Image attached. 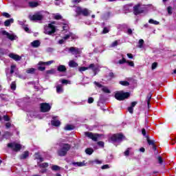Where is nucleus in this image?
Masks as SVG:
<instances>
[{"instance_id": "1", "label": "nucleus", "mask_w": 176, "mask_h": 176, "mask_svg": "<svg viewBox=\"0 0 176 176\" xmlns=\"http://www.w3.org/2000/svg\"><path fill=\"white\" fill-rule=\"evenodd\" d=\"M71 149V145L68 144H61L60 148L58 150V156H65L68 153V151Z\"/></svg>"}, {"instance_id": "2", "label": "nucleus", "mask_w": 176, "mask_h": 176, "mask_svg": "<svg viewBox=\"0 0 176 176\" xmlns=\"http://www.w3.org/2000/svg\"><path fill=\"white\" fill-rule=\"evenodd\" d=\"M53 24H54V22H52L51 23H49L47 26H45L44 34H46V35H53V34L56 32V26Z\"/></svg>"}, {"instance_id": "3", "label": "nucleus", "mask_w": 176, "mask_h": 176, "mask_svg": "<svg viewBox=\"0 0 176 176\" xmlns=\"http://www.w3.org/2000/svg\"><path fill=\"white\" fill-rule=\"evenodd\" d=\"M129 97H130V94L129 92H124L123 91H118L115 94V98L118 100V101H123V100H126Z\"/></svg>"}, {"instance_id": "4", "label": "nucleus", "mask_w": 176, "mask_h": 176, "mask_svg": "<svg viewBox=\"0 0 176 176\" xmlns=\"http://www.w3.org/2000/svg\"><path fill=\"white\" fill-rule=\"evenodd\" d=\"M76 13H77L78 16L82 14V16L87 17V16H89L90 13H91V11L89 10L87 8H82L81 7H77L76 8Z\"/></svg>"}, {"instance_id": "5", "label": "nucleus", "mask_w": 176, "mask_h": 176, "mask_svg": "<svg viewBox=\"0 0 176 176\" xmlns=\"http://www.w3.org/2000/svg\"><path fill=\"white\" fill-rule=\"evenodd\" d=\"M69 38H72V39H78V36L76 34H74L72 32H69L65 35V36L58 41L59 45H63V43H65V41H67Z\"/></svg>"}, {"instance_id": "6", "label": "nucleus", "mask_w": 176, "mask_h": 176, "mask_svg": "<svg viewBox=\"0 0 176 176\" xmlns=\"http://www.w3.org/2000/svg\"><path fill=\"white\" fill-rule=\"evenodd\" d=\"M8 148L14 151V152H19L21 149V144H18L16 142H11L7 144Z\"/></svg>"}, {"instance_id": "7", "label": "nucleus", "mask_w": 176, "mask_h": 176, "mask_svg": "<svg viewBox=\"0 0 176 176\" xmlns=\"http://www.w3.org/2000/svg\"><path fill=\"white\" fill-rule=\"evenodd\" d=\"M29 19L31 21H41V20L43 19V15L41 12H38L33 15H30Z\"/></svg>"}, {"instance_id": "8", "label": "nucleus", "mask_w": 176, "mask_h": 176, "mask_svg": "<svg viewBox=\"0 0 176 176\" xmlns=\"http://www.w3.org/2000/svg\"><path fill=\"white\" fill-rule=\"evenodd\" d=\"M66 50L69 52V53H72V54H74L76 56V57H78V54H80L82 53V51H80V49L75 47H70L66 48Z\"/></svg>"}, {"instance_id": "9", "label": "nucleus", "mask_w": 176, "mask_h": 176, "mask_svg": "<svg viewBox=\"0 0 176 176\" xmlns=\"http://www.w3.org/2000/svg\"><path fill=\"white\" fill-rule=\"evenodd\" d=\"M124 136L122 134H115L111 138V141L112 142H122Z\"/></svg>"}, {"instance_id": "10", "label": "nucleus", "mask_w": 176, "mask_h": 176, "mask_svg": "<svg viewBox=\"0 0 176 176\" xmlns=\"http://www.w3.org/2000/svg\"><path fill=\"white\" fill-rule=\"evenodd\" d=\"M85 135L93 141H98V138H100V135L97 133H93L91 132H85Z\"/></svg>"}, {"instance_id": "11", "label": "nucleus", "mask_w": 176, "mask_h": 176, "mask_svg": "<svg viewBox=\"0 0 176 176\" xmlns=\"http://www.w3.org/2000/svg\"><path fill=\"white\" fill-rule=\"evenodd\" d=\"M3 35H6L7 38L10 39V41H16L17 39V36L14 34H10L9 32H6V30H3L1 32Z\"/></svg>"}, {"instance_id": "12", "label": "nucleus", "mask_w": 176, "mask_h": 176, "mask_svg": "<svg viewBox=\"0 0 176 176\" xmlns=\"http://www.w3.org/2000/svg\"><path fill=\"white\" fill-rule=\"evenodd\" d=\"M133 13L135 16L144 13V10L141 8V4H137L133 7Z\"/></svg>"}, {"instance_id": "13", "label": "nucleus", "mask_w": 176, "mask_h": 176, "mask_svg": "<svg viewBox=\"0 0 176 176\" xmlns=\"http://www.w3.org/2000/svg\"><path fill=\"white\" fill-rule=\"evenodd\" d=\"M52 109V106L49 103H42L41 104V112H49Z\"/></svg>"}, {"instance_id": "14", "label": "nucleus", "mask_w": 176, "mask_h": 176, "mask_svg": "<svg viewBox=\"0 0 176 176\" xmlns=\"http://www.w3.org/2000/svg\"><path fill=\"white\" fill-rule=\"evenodd\" d=\"M51 124L52 126H54L55 127H58L60 124H61V122L60 120H57V117H53L52 120L51 121Z\"/></svg>"}, {"instance_id": "15", "label": "nucleus", "mask_w": 176, "mask_h": 176, "mask_svg": "<svg viewBox=\"0 0 176 176\" xmlns=\"http://www.w3.org/2000/svg\"><path fill=\"white\" fill-rule=\"evenodd\" d=\"M8 56L10 58H12V60H14L15 61H20V60H21V56L13 53L10 54Z\"/></svg>"}, {"instance_id": "16", "label": "nucleus", "mask_w": 176, "mask_h": 176, "mask_svg": "<svg viewBox=\"0 0 176 176\" xmlns=\"http://www.w3.org/2000/svg\"><path fill=\"white\" fill-rule=\"evenodd\" d=\"M92 69L94 72H96L98 70V65H94V63H91L88 67V69Z\"/></svg>"}, {"instance_id": "17", "label": "nucleus", "mask_w": 176, "mask_h": 176, "mask_svg": "<svg viewBox=\"0 0 176 176\" xmlns=\"http://www.w3.org/2000/svg\"><path fill=\"white\" fill-rule=\"evenodd\" d=\"M31 46L32 47H39V46H41V41L35 40L31 43Z\"/></svg>"}, {"instance_id": "18", "label": "nucleus", "mask_w": 176, "mask_h": 176, "mask_svg": "<svg viewBox=\"0 0 176 176\" xmlns=\"http://www.w3.org/2000/svg\"><path fill=\"white\" fill-rule=\"evenodd\" d=\"M57 71H58V72H66L67 67H65L64 65H60L57 68Z\"/></svg>"}, {"instance_id": "19", "label": "nucleus", "mask_w": 176, "mask_h": 176, "mask_svg": "<svg viewBox=\"0 0 176 176\" xmlns=\"http://www.w3.org/2000/svg\"><path fill=\"white\" fill-rule=\"evenodd\" d=\"M30 156V153L28 151H25L23 153H22L20 155L21 160H24L25 159H27Z\"/></svg>"}, {"instance_id": "20", "label": "nucleus", "mask_w": 176, "mask_h": 176, "mask_svg": "<svg viewBox=\"0 0 176 176\" xmlns=\"http://www.w3.org/2000/svg\"><path fill=\"white\" fill-rule=\"evenodd\" d=\"M64 91V89L63 88V85H58L56 86V93L58 94H61Z\"/></svg>"}, {"instance_id": "21", "label": "nucleus", "mask_w": 176, "mask_h": 176, "mask_svg": "<svg viewBox=\"0 0 176 176\" xmlns=\"http://www.w3.org/2000/svg\"><path fill=\"white\" fill-rule=\"evenodd\" d=\"M69 67L70 68H76L78 67V63L75 62V60H70L69 62Z\"/></svg>"}, {"instance_id": "22", "label": "nucleus", "mask_w": 176, "mask_h": 176, "mask_svg": "<svg viewBox=\"0 0 176 176\" xmlns=\"http://www.w3.org/2000/svg\"><path fill=\"white\" fill-rule=\"evenodd\" d=\"M14 21V20L13 19H8L6 20L5 22H4V25L6 27H9V25H10V24L13 23Z\"/></svg>"}, {"instance_id": "23", "label": "nucleus", "mask_w": 176, "mask_h": 176, "mask_svg": "<svg viewBox=\"0 0 176 176\" xmlns=\"http://www.w3.org/2000/svg\"><path fill=\"white\" fill-rule=\"evenodd\" d=\"M54 63V60H49L47 62H39L38 65H50Z\"/></svg>"}, {"instance_id": "24", "label": "nucleus", "mask_w": 176, "mask_h": 176, "mask_svg": "<svg viewBox=\"0 0 176 176\" xmlns=\"http://www.w3.org/2000/svg\"><path fill=\"white\" fill-rule=\"evenodd\" d=\"M38 5H39V4L38 3V2H36V1H32V2L29 3V6L30 8H36V6H38Z\"/></svg>"}, {"instance_id": "25", "label": "nucleus", "mask_w": 176, "mask_h": 176, "mask_svg": "<svg viewBox=\"0 0 176 176\" xmlns=\"http://www.w3.org/2000/svg\"><path fill=\"white\" fill-rule=\"evenodd\" d=\"M74 129H75V127L73 125H71V124H67L65 127V130H66V131L74 130Z\"/></svg>"}, {"instance_id": "26", "label": "nucleus", "mask_w": 176, "mask_h": 176, "mask_svg": "<svg viewBox=\"0 0 176 176\" xmlns=\"http://www.w3.org/2000/svg\"><path fill=\"white\" fill-rule=\"evenodd\" d=\"M93 152H94L93 148H88L85 150V153H87V155H93Z\"/></svg>"}, {"instance_id": "27", "label": "nucleus", "mask_w": 176, "mask_h": 176, "mask_svg": "<svg viewBox=\"0 0 176 176\" xmlns=\"http://www.w3.org/2000/svg\"><path fill=\"white\" fill-rule=\"evenodd\" d=\"M138 47H139L140 49H142V47H144V40L143 39L139 40Z\"/></svg>"}, {"instance_id": "28", "label": "nucleus", "mask_w": 176, "mask_h": 176, "mask_svg": "<svg viewBox=\"0 0 176 176\" xmlns=\"http://www.w3.org/2000/svg\"><path fill=\"white\" fill-rule=\"evenodd\" d=\"M149 24H154V25H159V21H155L152 19L148 20Z\"/></svg>"}, {"instance_id": "29", "label": "nucleus", "mask_w": 176, "mask_h": 176, "mask_svg": "<svg viewBox=\"0 0 176 176\" xmlns=\"http://www.w3.org/2000/svg\"><path fill=\"white\" fill-rule=\"evenodd\" d=\"M52 171H58V170H61V168L57 165H53L52 166Z\"/></svg>"}, {"instance_id": "30", "label": "nucleus", "mask_w": 176, "mask_h": 176, "mask_svg": "<svg viewBox=\"0 0 176 176\" xmlns=\"http://www.w3.org/2000/svg\"><path fill=\"white\" fill-rule=\"evenodd\" d=\"M73 166H78V167H83L85 164L83 162H72Z\"/></svg>"}, {"instance_id": "31", "label": "nucleus", "mask_w": 176, "mask_h": 176, "mask_svg": "<svg viewBox=\"0 0 176 176\" xmlns=\"http://www.w3.org/2000/svg\"><path fill=\"white\" fill-rule=\"evenodd\" d=\"M119 42H120V40L113 41L111 45V47H116L119 45Z\"/></svg>"}, {"instance_id": "32", "label": "nucleus", "mask_w": 176, "mask_h": 176, "mask_svg": "<svg viewBox=\"0 0 176 176\" xmlns=\"http://www.w3.org/2000/svg\"><path fill=\"white\" fill-rule=\"evenodd\" d=\"M151 98H152V94H149L146 97L148 108H149V103Z\"/></svg>"}, {"instance_id": "33", "label": "nucleus", "mask_w": 176, "mask_h": 176, "mask_svg": "<svg viewBox=\"0 0 176 176\" xmlns=\"http://www.w3.org/2000/svg\"><path fill=\"white\" fill-rule=\"evenodd\" d=\"M39 167H41V168H46L47 167H49V164L47 162H44L43 164H41L39 165Z\"/></svg>"}, {"instance_id": "34", "label": "nucleus", "mask_w": 176, "mask_h": 176, "mask_svg": "<svg viewBox=\"0 0 176 176\" xmlns=\"http://www.w3.org/2000/svg\"><path fill=\"white\" fill-rule=\"evenodd\" d=\"M28 116H30V118H36V112L32 111L28 113Z\"/></svg>"}, {"instance_id": "35", "label": "nucleus", "mask_w": 176, "mask_h": 176, "mask_svg": "<svg viewBox=\"0 0 176 176\" xmlns=\"http://www.w3.org/2000/svg\"><path fill=\"white\" fill-rule=\"evenodd\" d=\"M146 138H147V142H148V145H152V146H153V145H155V141L151 140L149 139V137H148V136H146Z\"/></svg>"}, {"instance_id": "36", "label": "nucleus", "mask_w": 176, "mask_h": 176, "mask_svg": "<svg viewBox=\"0 0 176 176\" xmlns=\"http://www.w3.org/2000/svg\"><path fill=\"white\" fill-rule=\"evenodd\" d=\"M14 69H16V65H11V69L10 72V75H13V74L14 73Z\"/></svg>"}, {"instance_id": "37", "label": "nucleus", "mask_w": 176, "mask_h": 176, "mask_svg": "<svg viewBox=\"0 0 176 176\" xmlns=\"http://www.w3.org/2000/svg\"><path fill=\"white\" fill-rule=\"evenodd\" d=\"M54 19H55V20H61V19H63V16L60 14H56L54 16Z\"/></svg>"}, {"instance_id": "38", "label": "nucleus", "mask_w": 176, "mask_h": 176, "mask_svg": "<svg viewBox=\"0 0 176 176\" xmlns=\"http://www.w3.org/2000/svg\"><path fill=\"white\" fill-rule=\"evenodd\" d=\"M61 83L63 85H71V81H69L68 80L63 79V80H61Z\"/></svg>"}, {"instance_id": "39", "label": "nucleus", "mask_w": 176, "mask_h": 176, "mask_svg": "<svg viewBox=\"0 0 176 176\" xmlns=\"http://www.w3.org/2000/svg\"><path fill=\"white\" fill-rule=\"evenodd\" d=\"M94 85H95V86H96V87H98L99 89H102V87H104L102 86V85H101V83L96 81L94 82Z\"/></svg>"}, {"instance_id": "40", "label": "nucleus", "mask_w": 176, "mask_h": 176, "mask_svg": "<svg viewBox=\"0 0 176 176\" xmlns=\"http://www.w3.org/2000/svg\"><path fill=\"white\" fill-rule=\"evenodd\" d=\"M102 91H104V93H107V94L111 93V91H109V89H108V87H107L103 86L102 87Z\"/></svg>"}, {"instance_id": "41", "label": "nucleus", "mask_w": 176, "mask_h": 176, "mask_svg": "<svg viewBox=\"0 0 176 176\" xmlns=\"http://www.w3.org/2000/svg\"><path fill=\"white\" fill-rule=\"evenodd\" d=\"M87 69H89L88 67H79L78 71H80V72H83L85 71H87Z\"/></svg>"}, {"instance_id": "42", "label": "nucleus", "mask_w": 176, "mask_h": 176, "mask_svg": "<svg viewBox=\"0 0 176 176\" xmlns=\"http://www.w3.org/2000/svg\"><path fill=\"white\" fill-rule=\"evenodd\" d=\"M130 151H131V148H128L124 152V156H129L130 155Z\"/></svg>"}, {"instance_id": "43", "label": "nucleus", "mask_w": 176, "mask_h": 176, "mask_svg": "<svg viewBox=\"0 0 176 176\" xmlns=\"http://www.w3.org/2000/svg\"><path fill=\"white\" fill-rule=\"evenodd\" d=\"M120 85H122V86H129L130 83L128 81H120Z\"/></svg>"}, {"instance_id": "44", "label": "nucleus", "mask_w": 176, "mask_h": 176, "mask_svg": "<svg viewBox=\"0 0 176 176\" xmlns=\"http://www.w3.org/2000/svg\"><path fill=\"white\" fill-rule=\"evenodd\" d=\"M27 74H34V72H35V69L34 68H30V69H28L26 70Z\"/></svg>"}, {"instance_id": "45", "label": "nucleus", "mask_w": 176, "mask_h": 176, "mask_svg": "<svg viewBox=\"0 0 176 176\" xmlns=\"http://www.w3.org/2000/svg\"><path fill=\"white\" fill-rule=\"evenodd\" d=\"M10 88L12 90H16V82H12L10 85Z\"/></svg>"}, {"instance_id": "46", "label": "nucleus", "mask_w": 176, "mask_h": 176, "mask_svg": "<svg viewBox=\"0 0 176 176\" xmlns=\"http://www.w3.org/2000/svg\"><path fill=\"white\" fill-rule=\"evenodd\" d=\"M46 74H56V70L54 69H51L50 70H47L46 72Z\"/></svg>"}, {"instance_id": "47", "label": "nucleus", "mask_w": 176, "mask_h": 176, "mask_svg": "<svg viewBox=\"0 0 176 176\" xmlns=\"http://www.w3.org/2000/svg\"><path fill=\"white\" fill-rule=\"evenodd\" d=\"M108 32H109V28L107 27L104 28L102 34H108Z\"/></svg>"}, {"instance_id": "48", "label": "nucleus", "mask_w": 176, "mask_h": 176, "mask_svg": "<svg viewBox=\"0 0 176 176\" xmlns=\"http://www.w3.org/2000/svg\"><path fill=\"white\" fill-rule=\"evenodd\" d=\"M124 63H126V58H124V57H122V60H120L118 61V64H124Z\"/></svg>"}, {"instance_id": "49", "label": "nucleus", "mask_w": 176, "mask_h": 176, "mask_svg": "<svg viewBox=\"0 0 176 176\" xmlns=\"http://www.w3.org/2000/svg\"><path fill=\"white\" fill-rule=\"evenodd\" d=\"M87 102L88 104H93V102H94V98L92 97L89 98Z\"/></svg>"}, {"instance_id": "50", "label": "nucleus", "mask_w": 176, "mask_h": 176, "mask_svg": "<svg viewBox=\"0 0 176 176\" xmlns=\"http://www.w3.org/2000/svg\"><path fill=\"white\" fill-rule=\"evenodd\" d=\"M128 111L129 112V113H133L134 108L133 107H128Z\"/></svg>"}, {"instance_id": "51", "label": "nucleus", "mask_w": 176, "mask_h": 176, "mask_svg": "<svg viewBox=\"0 0 176 176\" xmlns=\"http://www.w3.org/2000/svg\"><path fill=\"white\" fill-rule=\"evenodd\" d=\"M3 119L5 122H9L10 120V118L8 116H3Z\"/></svg>"}, {"instance_id": "52", "label": "nucleus", "mask_w": 176, "mask_h": 176, "mask_svg": "<svg viewBox=\"0 0 176 176\" xmlns=\"http://www.w3.org/2000/svg\"><path fill=\"white\" fill-rule=\"evenodd\" d=\"M157 160L160 164H163V158L161 156L157 157Z\"/></svg>"}, {"instance_id": "53", "label": "nucleus", "mask_w": 176, "mask_h": 176, "mask_svg": "<svg viewBox=\"0 0 176 176\" xmlns=\"http://www.w3.org/2000/svg\"><path fill=\"white\" fill-rule=\"evenodd\" d=\"M3 16L4 17H6V19H10V14H9V13L8 12H3Z\"/></svg>"}, {"instance_id": "54", "label": "nucleus", "mask_w": 176, "mask_h": 176, "mask_svg": "<svg viewBox=\"0 0 176 176\" xmlns=\"http://www.w3.org/2000/svg\"><path fill=\"white\" fill-rule=\"evenodd\" d=\"M126 64H128V65H129V67H134V62H133V61H126Z\"/></svg>"}, {"instance_id": "55", "label": "nucleus", "mask_w": 176, "mask_h": 176, "mask_svg": "<svg viewBox=\"0 0 176 176\" xmlns=\"http://www.w3.org/2000/svg\"><path fill=\"white\" fill-rule=\"evenodd\" d=\"M157 67V63H153L152 64L151 68L152 69H156Z\"/></svg>"}, {"instance_id": "56", "label": "nucleus", "mask_w": 176, "mask_h": 176, "mask_svg": "<svg viewBox=\"0 0 176 176\" xmlns=\"http://www.w3.org/2000/svg\"><path fill=\"white\" fill-rule=\"evenodd\" d=\"M101 168H102V170H107V169L109 168V165H108V164L103 165L101 167Z\"/></svg>"}, {"instance_id": "57", "label": "nucleus", "mask_w": 176, "mask_h": 176, "mask_svg": "<svg viewBox=\"0 0 176 176\" xmlns=\"http://www.w3.org/2000/svg\"><path fill=\"white\" fill-rule=\"evenodd\" d=\"M126 34H128V35H131L133 34V30L131 28H129L126 31Z\"/></svg>"}, {"instance_id": "58", "label": "nucleus", "mask_w": 176, "mask_h": 176, "mask_svg": "<svg viewBox=\"0 0 176 176\" xmlns=\"http://www.w3.org/2000/svg\"><path fill=\"white\" fill-rule=\"evenodd\" d=\"M172 9L173 8H171V6L168 7L167 10H168V14H173V12L171 11Z\"/></svg>"}, {"instance_id": "59", "label": "nucleus", "mask_w": 176, "mask_h": 176, "mask_svg": "<svg viewBox=\"0 0 176 176\" xmlns=\"http://www.w3.org/2000/svg\"><path fill=\"white\" fill-rule=\"evenodd\" d=\"M98 145L100 146L101 148H104V142H98Z\"/></svg>"}, {"instance_id": "60", "label": "nucleus", "mask_w": 176, "mask_h": 176, "mask_svg": "<svg viewBox=\"0 0 176 176\" xmlns=\"http://www.w3.org/2000/svg\"><path fill=\"white\" fill-rule=\"evenodd\" d=\"M93 163H96V164H102V161H100L98 160H96L93 162Z\"/></svg>"}, {"instance_id": "61", "label": "nucleus", "mask_w": 176, "mask_h": 176, "mask_svg": "<svg viewBox=\"0 0 176 176\" xmlns=\"http://www.w3.org/2000/svg\"><path fill=\"white\" fill-rule=\"evenodd\" d=\"M11 126H12V124L10 122L6 123V129H10Z\"/></svg>"}, {"instance_id": "62", "label": "nucleus", "mask_w": 176, "mask_h": 176, "mask_svg": "<svg viewBox=\"0 0 176 176\" xmlns=\"http://www.w3.org/2000/svg\"><path fill=\"white\" fill-rule=\"evenodd\" d=\"M63 29L64 31H67V30H68V25L65 24V25L63 26Z\"/></svg>"}, {"instance_id": "63", "label": "nucleus", "mask_w": 176, "mask_h": 176, "mask_svg": "<svg viewBox=\"0 0 176 176\" xmlns=\"http://www.w3.org/2000/svg\"><path fill=\"white\" fill-rule=\"evenodd\" d=\"M135 105H137V102H132L131 103V107H132V108H134V107H135Z\"/></svg>"}, {"instance_id": "64", "label": "nucleus", "mask_w": 176, "mask_h": 176, "mask_svg": "<svg viewBox=\"0 0 176 176\" xmlns=\"http://www.w3.org/2000/svg\"><path fill=\"white\" fill-rule=\"evenodd\" d=\"M46 68L45 67L39 66L38 69L39 71H45Z\"/></svg>"}]
</instances>
